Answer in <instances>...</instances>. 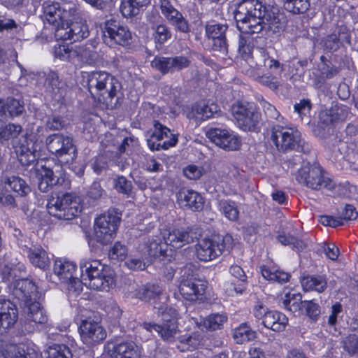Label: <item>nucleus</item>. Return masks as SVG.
<instances>
[{
    "label": "nucleus",
    "mask_w": 358,
    "mask_h": 358,
    "mask_svg": "<svg viewBox=\"0 0 358 358\" xmlns=\"http://www.w3.org/2000/svg\"><path fill=\"white\" fill-rule=\"evenodd\" d=\"M234 15L236 27L241 31L238 50L245 60L250 58L257 45V38L252 36L254 34L266 31L279 34L285 28L283 15L259 0H242L237 3Z\"/></svg>",
    "instance_id": "nucleus-1"
},
{
    "label": "nucleus",
    "mask_w": 358,
    "mask_h": 358,
    "mask_svg": "<svg viewBox=\"0 0 358 358\" xmlns=\"http://www.w3.org/2000/svg\"><path fill=\"white\" fill-rule=\"evenodd\" d=\"M154 308L158 310V315H161L162 323L144 322L142 324L143 329L150 333L155 331L162 339L166 342L172 343L176 339H178L180 343H187L189 345H192V337L191 336H178L180 331L178 327L175 309L164 306L157 307L155 304Z\"/></svg>",
    "instance_id": "nucleus-2"
},
{
    "label": "nucleus",
    "mask_w": 358,
    "mask_h": 358,
    "mask_svg": "<svg viewBox=\"0 0 358 358\" xmlns=\"http://www.w3.org/2000/svg\"><path fill=\"white\" fill-rule=\"evenodd\" d=\"M79 265L81 278L90 288L108 291L115 285L113 271L100 261L83 259Z\"/></svg>",
    "instance_id": "nucleus-3"
},
{
    "label": "nucleus",
    "mask_w": 358,
    "mask_h": 358,
    "mask_svg": "<svg viewBox=\"0 0 358 358\" xmlns=\"http://www.w3.org/2000/svg\"><path fill=\"white\" fill-rule=\"evenodd\" d=\"M271 140L280 152L295 150L308 154L310 151V145L304 141L301 132L295 128L274 124L271 127Z\"/></svg>",
    "instance_id": "nucleus-4"
},
{
    "label": "nucleus",
    "mask_w": 358,
    "mask_h": 358,
    "mask_svg": "<svg viewBox=\"0 0 358 358\" xmlns=\"http://www.w3.org/2000/svg\"><path fill=\"white\" fill-rule=\"evenodd\" d=\"M48 213L58 220H70L82 211L80 199L73 193L51 195L48 200Z\"/></svg>",
    "instance_id": "nucleus-5"
},
{
    "label": "nucleus",
    "mask_w": 358,
    "mask_h": 358,
    "mask_svg": "<svg viewBox=\"0 0 358 358\" xmlns=\"http://www.w3.org/2000/svg\"><path fill=\"white\" fill-rule=\"evenodd\" d=\"M296 180L299 184L314 190L323 188L332 190L335 187L334 182L325 176L322 166L316 163H303L296 174Z\"/></svg>",
    "instance_id": "nucleus-6"
},
{
    "label": "nucleus",
    "mask_w": 358,
    "mask_h": 358,
    "mask_svg": "<svg viewBox=\"0 0 358 358\" xmlns=\"http://www.w3.org/2000/svg\"><path fill=\"white\" fill-rule=\"evenodd\" d=\"M45 20L55 27V30L72 20L76 15V6L71 1L47 0L43 3Z\"/></svg>",
    "instance_id": "nucleus-7"
},
{
    "label": "nucleus",
    "mask_w": 358,
    "mask_h": 358,
    "mask_svg": "<svg viewBox=\"0 0 358 358\" xmlns=\"http://www.w3.org/2000/svg\"><path fill=\"white\" fill-rule=\"evenodd\" d=\"M45 145L62 164H72L77 158V148L71 136L60 133L50 134L45 138Z\"/></svg>",
    "instance_id": "nucleus-8"
},
{
    "label": "nucleus",
    "mask_w": 358,
    "mask_h": 358,
    "mask_svg": "<svg viewBox=\"0 0 358 358\" xmlns=\"http://www.w3.org/2000/svg\"><path fill=\"white\" fill-rule=\"evenodd\" d=\"M231 113L238 127L243 131L251 132L259 131L261 114L253 103L236 101L231 106Z\"/></svg>",
    "instance_id": "nucleus-9"
},
{
    "label": "nucleus",
    "mask_w": 358,
    "mask_h": 358,
    "mask_svg": "<svg viewBox=\"0 0 358 358\" xmlns=\"http://www.w3.org/2000/svg\"><path fill=\"white\" fill-rule=\"evenodd\" d=\"M121 221V213L117 209H109L95 220L94 231L97 242L102 244L110 243L116 234Z\"/></svg>",
    "instance_id": "nucleus-10"
},
{
    "label": "nucleus",
    "mask_w": 358,
    "mask_h": 358,
    "mask_svg": "<svg viewBox=\"0 0 358 358\" xmlns=\"http://www.w3.org/2000/svg\"><path fill=\"white\" fill-rule=\"evenodd\" d=\"M192 264L186 265L181 270L179 292L184 299L196 301L205 293L206 282L195 277Z\"/></svg>",
    "instance_id": "nucleus-11"
},
{
    "label": "nucleus",
    "mask_w": 358,
    "mask_h": 358,
    "mask_svg": "<svg viewBox=\"0 0 358 358\" xmlns=\"http://www.w3.org/2000/svg\"><path fill=\"white\" fill-rule=\"evenodd\" d=\"M154 129L147 132V145L151 150H168L175 146L178 137L158 121L153 124Z\"/></svg>",
    "instance_id": "nucleus-12"
},
{
    "label": "nucleus",
    "mask_w": 358,
    "mask_h": 358,
    "mask_svg": "<svg viewBox=\"0 0 358 358\" xmlns=\"http://www.w3.org/2000/svg\"><path fill=\"white\" fill-rule=\"evenodd\" d=\"M89 34L88 26L85 21L80 19L77 9L74 19L65 22L63 26L55 30L56 39L62 41L76 42L87 38Z\"/></svg>",
    "instance_id": "nucleus-13"
},
{
    "label": "nucleus",
    "mask_w": 358,
    "mask_h": 358,
    "mask_svg": "<svg viewBox=\"0 0 358 358\" xmlns=\"http://www.w3.org/2000/svg\"><path fill=\"white\" fill-rule=\"evenodd\" d=\"M79 334L83 344L93 348L102 343L106 338V331L100 322L91 317L83 320L79 327Z\"/></svg>",
    "instance_id": "nucleus-14"
},
{
    "label": "nucleus",
    "mask_w": 358,
    "mask_h": 358,
    "mask_svg": "<svg viewBox=\"0 0 358 358\" xmlns=\"http://www.w3.org/2000/svg\"><path fill=\"white\" fill-rule=\"evenodd\" d=\"M232 238L229 236L223 238L220 243L211 238L200 240L194 246L195 255L201 262H210L220 256L226 248L227 243L231 244Z\"/></svg>",
    "instance_id": "nucleus-15"
},
{
    "label": "nucleus",
    "mask_w": 358,
    "mask_h": 358,
    "mask_svg": "<svg viewBox=\"0 0 358 358\" xmlns=\"http://www.w3.org/2000/svg\"><path fill=\"white\" fill-rule=\"evenodd\" d=\"M103 36L106 41L109 40L116 45L128 46L131 43L132 34L128 27L115 20L110 19L106 22Z\"/></svg>",
    "instance_id": "nucleus-16"
},
{
    "label": "nucleus",
    "mask_w": 358,
    "mask_h": 358,
    "mask_svg": "<svg viewBox=\"0 0 358 358\" xmlns=\"http://www.w3.org/2000/svg\"><path fill=\"white\" fill-rule=\"evenodd\" d=\"M200 233L197 231V229L194 227H179L173 229L171 231H164L162 234L164 240L167 241L168 244L176 248H180L182 246L189 244Z\"/></svg>",
    "instance_id": "nucleus-17"
},
{
    "label": "nucleus",
    "mask_w": 358,
    "mask_h": 358,
    "mask_svg": "<svg viewBox=\"0 0 358 358\" xmlns=\"http://www.w3.org/2000/svg\"><path fill=\"white\" fill-rule=\"evenodd\" d=\"M206 136L217 146L224 150H236L241 146L239 138L227 129L210 128Z\"/></svg>",
    "instance_id": "nucleus-18"
},
{
    "label": "nucleus",
    "mask_w": 358,
    "mask_h": 358,
    "mask_svg": "<svg viewBox=\"0 0 358 358\" xmlns=\"http://www.w3.org/2000/svg\"><path fill=\"white\" fill-rule=\"evenodd\" d=\"M121 89V83L114 76L110 74L106 83V86H103L94 101L103 103L108 108H113L119 103V94H120Z\"/></svg>",
    "instance_id": "nucleus-19"
},
{
    "label": "nucleus",
    "mask_w": 358,
    "mask_h": 358,
    "mask_svg": "<svg viewBox=\"0 0 358 358\" xmlns=\"http://www.w3.org/2000/svg\"><path fill=\"white\" fill-rule=\"evenodd\" d=\"M13 147L17 154L18 160L22 166H33L34 169L37 164H41L37 162L34 143L27 135H22L21 141L14 142Z\"/></svg>",
    "instance_id": "nucleus-20"
},
{
    "label": "nucleus",
    "mask_w": 358,
    "mask_h": 358,
    "mask_svg": "<svg viewBox=\"0 0 358 358\" xmlns=\"http://www.w3.org/2000/svg\"><path fill=\"white\" fill-rule=\"evenodd\" d=\"M348 113V108L345 106H334L329 109L322 110L319 114V120L317 123V129L315 130L316 133L320 131L324 132L325 129L326 133L334 132V129L332 124L334 122L343 120L344 119V113Z\"/></svg>",
    "instance_id": "nucleus-21"
},
{
    "label": "nucleus",
    "mask_w": 358,
    "mask_h": 358,
    "mask_svg": "<svg viewBox=\"0 0 358 358\" xmlns=\"http://www.w3.org/2000/svg\"><path fill=\"white\" fill-rule=\"evenodd\" d=\"M17 320V306L10 300L0 296V335L7 333Z\"/></svg>",
    "instance_id": "nucleus-22"
},
{
    "label": "nucleus",
    "mask_w": 358,
    "mask_h": 358,
    "mask_svg": "<svg viewBox=\"0 0 358 358\" xmlns=\"http://www.w3.org/2000/svg\"><path fill=\"white\" fill-rule=\"evenodd\" d=\"M227 29V24L212 22L206 25V35L208 38L213 40L212 48L213 50L227 53L228 45L225 36Z\"/></svg>",
    "instance_id": "nucleus-23"
},
{
    "label": "nucleus",
    "mask_w": 358,
    "mask_h": 358,
    "mask_svg": "<svg viewBox=\"0 0 358 358\" xmlns=\"http://www.w3.org/2000/svg\"><path fill=\"white\" fill-rule=\"evenodd\" d=\"M38 189L42 192H49L53 186L61 184L64 180L55 175L53 171L45 164H37L33 171Z\"/></svg>",
    "instance_id": "nucleus-24"
},
{
    "label": "nucleus",
    "mask_w": 358,
    "mask_h": 358,
    "mask_svg": "<svg viewBox=\"0 0 358 358\" xmlns=\"http://www.w3.org/2000/svg\"><path fill=\"white\" fill-rule=\"evenodd\" d=\"M162 234L149 236L145 242V253L151 259L162 260L166 257L169 244L163 239Z\"/></svg>",
    "instance_id": "nucleus-25"
},
{
    "label": "nucleus",
    "mask_w": 358,
    "mask_h": 358,
    "mask_svg": "<svg viewBox=\"0 0 358 358\" xmlns=\"http://www.w3.org/2000/svg\"><path fill=\"white\" fill-rule=\"evenodd\" d=\"M177 201L181 208L192 211H201L204 206L203 196L192 189H180L177 194Z\"/></svg>",
    "instance_id": "nucleus-26"
},
{
    "label": "nucleus",
    "mask_w": 358,
    "mask_h": 358,
    "mask_svg": "<svg viewBox=\"0 0 358 358\" xmlns=\"http://www.w3.org/2000/svg\"><path fill=\"white\" fill-rule=\"evenodd\" d=\"M107 348L113 358H140L138 346L133 342H108Z\"/></svg>",
    "instance_id": "nucleus-27"
},
{
    "label": "nucleus",
    "mask_w": 358,
    "mask_h": 358,
    "mask_svg": "<svg viewBox=\"0 0 358 358\" xmlns=\"http://www.w3.org/2000/svg\"><path fill=\"white\" fill-rule=\"evenodd\" d=\"M317 135L324 139V144L326 149L331 152V156L337 159L340 157H343L341 150L345 147V143L342 141L341 137L334 132L326 133L325 129L324 132L320 131Z\"/></svg>",
    "instance_id": "nucleus-28"
},
{
    "label": "nucleus",
    "mask_w": 358,
    "mask_h": 358,
    "mask_svg": "<svg viewBox=\"0 0 358 358\" xmlns=\"http://www.w3.org/2000/svg\"><path fill=\"white\" fill-rule=\"evenodd\" d=\"M110 76V73L105 71H94L87 73V89L94 100L99 94V92L101 91L103 86H106Z\"/></svg>",
    "instance_id": "nucleus-29"
},
{
    "label": "nucleus",
    "mask_w": 358,
    "mask_h": 358,
    "mask_svg": "<svg viewBox=\"0 0 358 358\" xmlns=\"http://www.w3.org/2000/svg\"><path fill=\"white\" fill-rule=\"evenodd\" d=\"M24 111V103L22 100L14 97H8L6 99H0L1 117H18Z\"/></svg>",
    "instance_id": "nucleus-30"
},
{
    "label": "nucleus",
    "mask_w": 358,
    "mask_h": 358,
    "mask_svg": "<svg viewBox=\"0 0 358 358\" xmlns=\"http://www.w3.org/2000/svg\"><path fill=\"white\" fill-rule=\"evenodd\" d=\"M217 110V106L215 104L208 105L204 102H199L192 107L187 117L197 124L213 117Z\"/></svg>",
    "instance_id": "nucleus-31"
},
{
    "label": "nucleus",
    "mask_w": 358,
    "mask_h": 358,
    "mask_svg": "<svg viewBox=\"0 0 358 358\" xmlns=\"http://www.w3.org/2000/svg\"><path fill=\"white\" fill-rule=\"evenodd\" d=\"M0 358H36V354L34 350L24 345H9L3 348L0 344Z\"/></svg>",
    "instance_id": "nucleus-32"
},
{
    "label": "nucleus",
    "mask_w": 358,
    "mask_h": 358,
    "mask_svg": "<svg viewBox=\"0 0 358 358\" xmlns=\"http://www.w3.org/2000/svg\"><path fill=\"white\" fill-rule=\"evenodd\" d=\"M288 323L287 316L278 311L269 310L265 315L262 324L268 329H271L273 331H282L285 330Z\"/></svg>",
    "instance_id": "nucleus-33"
},
{
    "label": "nucleus",
    "mask_w": 358,
    "mask_h": 358,
    "mask_svg": "<svg viewBox=\"0 0 358 358\" xmlns=\"http://www.w3.org/2000/svg\"><path fill=\"white\" fill-rule=\"evenodd\" d=\"M27 257L35 267L45 270L50 265V259L47 252L41 246H33L27 250Z\"/></svg>",
    "instance_id": "nucleus-34"
},
{
    "label": "nucleus",
    "mask_w": 358,
    "mask_h": 358,
    "mask_svg": "<svg viewBox=\"0 0 358 358\" xmlns=\"http://www.w3.org/2000/svg\"><path fill=\"white\" fill-rule=\"evenodd\" d=\"M228 320L226 313H211L204 318L201 319L199 322H196L199 328H203L208 331H214L220 330L223 328L224 323Z\"/></svg>",
    "instance_id": "nucleus-35"
},
{
    "label": "nucleus",
    "mask_w": 358,
    "mask_h": 358,
    "mask_svg": "<svg viewBox=\"0 0 358 358\" xmlns=\"http://www.w3.org/2000/svg\"><path fill=\"white\" fill-rule=\"evenodd\" d=\"M230 273L238 280V284L232 282L227 287V291L230 294L233 292L236 294H242L247 287V276L243 269L238 265H232L229 268Z\"/></svg>",
    "instance_id": "nucleus-36"
},
{
    "label": "nucleus",
    "mask_w": 358,
    "mask_h": 358,
    "mask_svg": "<svg viewBox=\"0 0 358 358\" xmlns=\"http://www.w3.org/2000/svg\"><path fill=\"white\" fill-rule=\"evenodd\" d=\"M23 132V129L20 124L9 123L4 125L3 121L0 119V143H4L9 140L12 141V145L16 141H21L20 134Z\"/></svg>",
    "instance_id": "nucleus-37"
},
{
    "label": "nucleus",
    "mask_w": 358,
    "mask_h": 358,
    "mask_svg": "<svg viewBox=\"0 0 358 358\" xmlns=\"http://www.w3.org/2000/svg\"><path fill=\"white\" fill-rule=\"evenodd\" d=\"M76 265L69 261L57 259L54 263V273L59 278L62 282L66 283L72 278L76 271Z\"/></svg>",
    "instance_id": "nucleus-38"
},
{
    "label": "nucleus",
    "mask_w": 358,
    "mask_h": 358,
    "mask_svg": "<svg viewBox=\"0 0 358 358\" xmlns=\"http://www.w3.org/2000/svg\"><path fill=\"white\" fill-rule=\"evenodd\" d=\"M301 285L306 292L315 291L322 293L327 287V280L324 275H308L301 280Z\"/></svg>",
    "instance_id": "nucleus-39"
},
{
    "label": "nucleus",
    "mask_w": 358,
    "mask_h": 358,
    "mask_svg": "<svg viewBox=\"0 0 358 358\" xmlns=\"http://www.w3.org/2000/svg\"><path fill=\"white\" fill-rule=\"evenodd\" d=\"M281 306L285 309L300 315L303 306V301L300 293H287L281 301Z\"/></svg>",
    "instance_id": "nucleus-40"
},
{
    "label": "nucleus",
    "mask_w": 358,
    "mask_h": 358,
    "mask_svg": "<svg viewBox=\"0 0 358 358\" xmlns=\"http://www.w3.org/2000/svg\"><path fill=\"white\" fill-rule=\"evenodd\" d=\"M259 268L264 278L268 281L283 284L288 282L291 277L289 273L265 265L261 266Z\"/></svg>",
    "instance_id": "nucleus-41"
},
{
    "label": "nucleus",
    "mask_w": 358,
    "mask_h": 358,
    "mask_svg": "<svg viewBox=\"0 0 358 358\" xmlns=\"http://www.w3.org/2000/svg\"><path fill=\"white\" fill-rule=\"evenodd\" d=\"M232 336L237 344H243L255 340L257 333L247 323H242L233 330Z\"/></svg>",
    "instance_id": "nucleus-42"
},
{
    "label": "nucleus",
    "mask_w": 358,
    "mask_h": 358,
    "mask_svg": "<svg viewBox=\"0 0 358 358\" xmlns=\"http://www.w3.org/2000/svg\"><path fill=\"white\" fill-rule=\"evenodd\" d=\"M163 292V287L159 284L148 283L139 289L138 296L140 299L149 301L161 299Z\"/></svg>",
    "instance_id": "nucleus-43"
},
{
    "label": "nucleus",
    "mask_w": 358,
    "mask_h": 358,
    "mask_svg": "<svg viewBox=\"0 0 358 358\" xmlns=\"http://www.w3.org/2000/svg\"><path fill=\"white\" fill-rule=\"evenodd\" d=\"M44 86L46 91L50 93L52 96H62L64 86L56 72L50 71L47 74Z\"/></svg>",
    "instance_id": "nucleus-44"
},
{
    "label": "nucleus",
    "mask_w": 358,
    "mask_h": 358,
    "mask_svg": "<svg viewBox=\"0 0 358 358\" xmlns=\"http://www.w3.org/2000/svg\"><path fill=\"white\" fill-rule=\"evenodd\" d=\"M27 318L28 320L37 324H45L48 321L46 312L39 302H34L29 304Z\"/></svg>",
    "instance_id": "nucleus-45"
},
{
    "label": "nucleus",
    "mask_w": 358,
    "mask_h": 358,
    "mask_svg": "<svg viewBox=\"0 0 358 358\" xmlns=\"http://www.w3.org/2000/svg\"><path fill=\"white\" fill-rule=\"evenodd\" d=\"M218 207L221 213L229 221L236 222L238 220L239 210L235 201L220 200Z\"/></svg>",
    "instance_id": "nucleus-46"
},
{
    "label": "nucleus",
    "mask_w": 358,
    "mask_h": 358,
    "mask_svg": "<svg viewBox=\"0 0 358 358\" xmlns=\"http://www.w3.org/2000/svg\"><path fill=\"white\" fill-rule=\"evenodd\" d=\"M321 315V307L314 300L303 301V306L300 315L307 317L311 322L318 320Z\"/></svg>",
    "instance_id": "nucleus-47"
},
{
    "label": "nucleus",
    "mask_w": 358,
    "mask_h": 358,
    "mask_svg": "<svg viewBox=\"0 0 358 358\" xmlns=\"http://www.w3.org/2000/svg\"><path fill=\"white\" fill-rule=\"evenodd\" d=\"M285 9L293 14H303L309 10L310 0H283Z\"/></svg>",
    "instance_id": "nucleus-48"
},
{
    "label": "nucleus",
    "mask_w": 358,
    "mask_h": 358,
    "mask_svg": "<svg viewBox=\"0 0 358 358\" xmlns=\"http://www.w3.org/2000/svg\"><path fill=\"white\" fill-rule=\"evenodd\" d=\"M79 62L83 63H92L96 59L97 52L92 43L78 45Z\"/></svg>",
    "instance_id": "nucleus-49"
},
{
    "label": "nucleus",
    "mask_w": 358,
    "mask_h": 358,
    "mask_svg": "<svg viewBox=\"0 0 358 358\" xmlns=\"http://www.w3.org/2000/svg\"><path fill=\"white\" fill-rule=\"evenodd\" d=\"M7 183L10 189L21 196H26L31 192L30 187L26 183L24 180L20 177H10L8 179Z\"/></svg>",
    "instance_id": "nucleus-50"
},
{
    "label": "nucleus",
    "mask_w": 358,
    "mask_h": 358,
    "mask_svg": "<svg viewBox=\"0 0 358 358\" xmlns=\"http://www.w3.org/2000/svg\"><path fill=\"white\" fill-rule=\"evenodd\" d=\"M278 241L284 245H289L298 252L303 250L307 245L304 241L299 239L290 234H280L277 236Z\"/></svg>",
    "instance_id": "nucleus-51"
},
{
    "label": "nucleus",
    "mask_w": 358,
    "mask_h": 358,
    "mask_svg": "<svg viewBox=\"0 0 358 358\" xmlns=\"http://www.w3.org/2000/svg\"><path fill=\"white\" fill-rule=\"evenodd\" d=\"M56 56L60 59L73 62L75 59L79 61V55L78 45L73 48H69L66 45H59L57 50H55Z\"/></svg>",
    "instance_id": "nucleus-52"
},
{
    "label": "nucleus",
    "mask_w": 358,
    "mask_h": 358,
    "mask_svg": "<svg viewBox=\"0 0 358 358\" xmlns=\"http://www.w3.org/2000/svg\"><path fill=\"white\" fill-rule=\"evenodd\" d=\"M66 126V122L63 117L59 115H50L47 116L45 122L46 131H60Z\"/></svg>",
    "instance_id": "nucleus-53"
},
{
    "label": "nucleus",
    "mask_w": 358,
    "mask_h": 358,
    "mask_svg": "<svg viewBox=\"0 0 358 358\" xmlns=\"http://www.w3.org/2000/svg\"><path fill=\"white\" fill-rule=\"evenodd\" d=\"M311 108L312 103L309 99H301L294 106V111L301 120L307 122H310Z\"/></svg>",
    "instance_id": "nucleus-54"
},
{
    "label": "nucleus",
    "mask_w": 358,
    "mask_h": 358,
    "mask_svg": "<svg viewBox=\"0 0 358 358\" xmlns=\"http://www.w3.org/2000/svg\"><path fill=\"white\" fill-rule=\"evenodd\" d=\"M260 55L257 57V66L265 67L267 69H278L280 64L278 60L271 57L267 52L262 49L260 50Z\"/></svg>",
    "instance_id": "nucleus-55"
},
{
    "label": "nucleus",
    "mask_w": 358,
    "mask_h": 358,
    "mask_svg": "<svg viewBox=\"0 0 358 358\" xmlns=\"http://www.w3.org/2000/svg\"><path fill=\"white\" fill-rule=\"evenodd\" d=\"M151 66L164 75L172 73L170 57L157 56L151 62Z\"/></svg>",
    "instance_id": "nucleus-56"
},
{
    "label": "nucleus",
    "mask_w": 358,
    "mask_h": 358,
    "mask_svg": "<svg viewBox=\"0 0 358 358\" xmlns=\"http://www.w3.org/2000/svg\"><path fill=\"white\" fill-rule=\"evenodd\" d=\"M113 185L116 191L122 194L129 196L132 192V183L123 176H117L113 179Z\"/></svg>",
    "instance_id": "nucleus-57"
},
{
    "label": "nucleus",
    "mask_w": 358,
    "mask_h": 358,
    "mask_svg": "<svg viewBox=\"0 0 358 358\" xmlns=\"http://www.w3.org/2000/svg\"><path fill=\"white\" fill-rule=\"evenodd\" d=\"M141 8L140 6L136 5L134 0H122L120 10L124 17H131L139 13Z\"/></svg>",
    "instance_id": "nucleus-58"
},
{
    "label": "nucleus",
    "mask_w": 358,
    "mask_h": 358,
    "mask_svg": "<svg viewBox=\"0 0 358 358\" xmlns=\"http://www.w3.org/2000/svg\"><path fill=\"white\" fill-rule=\"evenodd\" d=\"M343 349L351 356H358V334H350L343 341Z\"/></svg>",
    "instance_id": "nucleus-59"
},
{
    "label": "nucleus",
    "mask_w": 358,
    "mask_h": 358,
    "mask_svg": "<svg viewBox=\"0 0 358 358\" xmlns=\"http://www.w3.org/2000/svg\"><path fill=\"white\" fill-rule=\"evenodd\" d=\"M110 157L106 154L99 155L95 157L92 162V169L94 172L99 175L108 168Z\"/></svg>",
    "instance_id": "nucleus-60"
},
{
    "label": "nucleus",
    "mask_w": 358,
    "mask_h": 358,
    "mask_svg": "<svg viewBox=\"0 0 358 358\" xmlns=\"http://www.w3.org/2000/svg\"><path fill=\"white\" fill-rule=\"evenodd\" d=\"M48 358H71V352L65 345H54L48 351Z\"/></svg>",
    "instance_id": "nucleus-61"
},
{
    "label": "nucleus",
    "mask_w": 358,
    "mask_h": 358,
    "mask_svg": "<svg viewBox=\"0 0 358 358\" xmlns=\"http://www.w3.org/2000/svg\"><path fill=\"white\" fill-rule=\"evenodd\" d=\"M316 252L317 254L324 252L326 257L332 261L337 260L340 254L338 248L332 243H324L322 245H320L316 250Z\"/></svg>",
    "instance_id": "nucleus-62"
},
{
    "label": "nucleus",
    "mask_w": 358,
    "mask_h": 358,
    "mask_svg": "<svg viewBox=\"0 0 358 358\" xmlns=\"http://www.w3.org/2000/svg\"><path fill=\"white\" fill-rule=\"evenodd\" d=\"M172 73L179 72L188 68L191 64L190 59L185 56L170 57Z\"/></svg>",
    "instance_id": "nucleus-63"
},
{
    "label": "nucleus",
    "mask_w": 358,
    "mask_h": 358,
    "mask_svg": "<svg viewBox=\"0 0 358 358\" xmlns=\"http://www.w3.org/2000/svg\"><path fill=\"white\" fill-rule=\"evenodd\" d=\"M337 34V38L339 39V42L341 46L351 45L354 46L355 49L358 50V43L354 44L351 42V31L346 27H340L338 28V32Z\"/></svg>",
    "instance_id": "nucleus-64"
}]
</instances>
